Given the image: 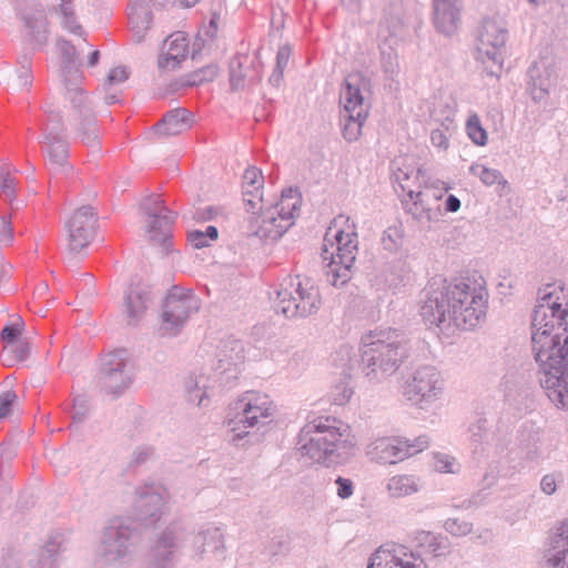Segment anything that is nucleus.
I'll return each mask as SVG.
<instances>
[{
	"label": "nucleus",
	"mask_w": 568,
	"mask_h": 568,
	"mask_svg": "<svg viewBox=\"0 0 568 568\" xmlns=\"http://www.w3.org/2000/svg\"><path fill=\"white\" fill-rule=\"evenodd\" d=\"M227 425L233 433V440L242 438L248 428V402L239 400L230 408Z\"/></svg>",
	"instance_id": "nucleus-28"
},
{
	"label": "nucleus",
	"mask_w": 568,
	"mask_h": 568,
	"mask_svg": "<svg viewBox=\"0 0 568 568\" xmlns=\"http://www.w3.org/2000/svg\"><path fill=\"white\" fill-rule=\"evenodd\" d=\"M460 207V201L455 195H449L446 199L445 209L448 212H457Z\"/></svg>",
	"instance_id": "nucleus-59"
},
{
	"label": "nucleus",
	"mask_w": 568,
	"mask_h": 568,
	"mask_svg": "<svg viewBox=\"0 0 568 568\" xmlns=\"http://www.w3.org/2000/svg\"><path fill=\"white\" fill-rule=\"evenodd\" d=\"M445 385L443 374L434 365H422L406 377L403 395L414 404L430 403L444 394Z\"/></svg>",
	"instance_id": "nucleus-9"
},
{
	"label": "nucleus",
	"mask_w": 568,
	"mask_h": 568,
	"mask_svg": "<svg viewBox=\"0 0 568 568\" xmlns=\"http://www.w3.org/2000/svg\"><path fill=\"white\" fill-rule=\"evenodd\" d=\"M420 489V480L415 475L400 474L390 477L386 490L393 498H403L416 494Z\"/></svg>",
	"instance_id": "nucleus-25"
},
{
	"label": "nucleus",
	"mask_w": 568,
	"mask_h": 568,
	"mask_svg": "<svg viewBox=\"0 0 568 568\" xmlns=\"http://www.w3.org/2000/svg\"><path fill=\"white\" fill-rule=\"evenodd\" d=\"M507 34L505 23L495 19H485L479 28L475 59L489 75L501 72Z\"/></svg>",
	"instance_id": "nucleus-8"
},
{
	"label": "nucleus",
	"mask_w": 568,
	"mask_h": 568,
	"mask_svg": "<svg viewBox=\"0 0 568 568\" xmlns=\"http://www.w3.org/2000/svg\"><path fill=\"white\" fill-rule=\"evenodd\" d=\"M58 50L60 54V65L62 69V73L64 75L65 81H68V77L70 75L73 69V64L77 58L75 49L67 41H59Z\"/></svg>",
	"instance_id": "nucleus-35"
},
{
	"label": "nucleus",
	"mask_w": 568,
	"mask_h": 568,
	"mask_svg": "<svg viewBox=\"0 0 568 568\" xmlns=\"http://www.w3.org/2000/svg\"><path fill=\"white\" fill-rule=\"evenodd\" d=\"M445 530L453 536L462 537L468 535L473 525L465 520H459L457 518H448L444 524Z\"/></svg>",
	"instance_id": "nucleus-41"
},
{
	"label": "nucleus",
	"mask_w": 568,
	"mask_h": 568,
	"mask_svg": "<svg viewBox=\"0 0 568 568\" xmlns=\"http://www.w3.org/2000/svg\"><path fill=\"white\" fill-rule=\"evenodd\" d=\"M353 395L348 378L344 377L331 388L329 397L336 405L346 404Z\"/></svg>",
	"instance_id": "nucleus-39"
},
{
	"label": "nucleus",
	"mask_w": 568,
	"mask_h": 568,
	"mask_svg": "<svg viewBox=\"0 0 568 568\" xmlns=\"http://www.w3.org/2000/svg\"><path fill=\"white\" fill-rule=\"evenodd\" d=\"M302 456L316 463H343L356 454L357 438L349 425L331 416L307 423L298 434Z\"/></svg>",
	"instance_id": "nucleus-4"
},
{
	"label": "nucleus",
	"mask_w": 568,
	"mask_h": 568,
	"mask_svg": "<svg viewBox=\"0 0 568 568\" xmlns=\"http://www.w3.org/2000/svg\"><path fill=\"white\" fill-rule=\"evenodd\" d=\"M470 173L478 176L485 185H494L495 183L507 184V181L503 179L501 173L498 170L486 168L481 164H473L469 169Z\"/></svg>",
	"instance_id": "nucleus-34"
},
{
	"label": "nucleus",
	"mask_w": 568,
	"mask_h": 568,
	"mask_svg": "<svg viewBox=\"0 0 568 568\" xmlns=\"http://www.w3.org/2000/svg\"><path fill=\"white\" fill-rule=\"evenodd\" d=\"M129 71L125 67H115L110 70L108 74V83L109 84H119L129 79Z\"/></svg>",
	"instance_id": "nucleus-48"
},
{
	"label": "nucleus",
	"mask_w": 568,
	"mask_h": 568,
	"mask_svg": "<svg viewBox=\"0 0 568 568\" xmlns=\"http://www.w3.org/2000/svg\"><path fill=\"white\" fill-rule=\"evenodd\" d=\"M103 387L111 395H119L128 385L126 377L122 371H113L104 375Z\"/></svg>",
	"instance_id": "nucleus-36"
},
{
	"label": "nucleus",
	"mask_w": 568,
	"mask_h": 568,
	"mask_svg": "<svg viewBox=\"0 0 568 568\" xmlns=\"http://www.w3.org/2000/svg\"><path fill=\"white\" fill-rule=\"evenodd\" d=\"M264 176L260 169L251 168V235L265 243H273L294 224L302 199L297 190L282 192L273 202L264 199Z\"/></svg>",
	"instance_id": "nucleus-3"
},
{
	"label": "nucleus",
	"mask_w": 568,
	"mask_h": 568,
	"mask_svg": "<svg viewBox=\"0 0 568 568\" xmlns=\"http://www.w3.org/2000/svg\"><path fill=\"white\" fill-rule=\"evenodd\" d=\"M97 221V213L89 205L72 211L64 224L70 252L78 253L90 245L95 234Z\"/></svg>",
	"instance_id": "nucleus-13"
},
{
	"label": "nucleus",
	"mask_w": 568,
	"mask_h": 568,
	"mask_svg": "<svg viewBox=\"0 0 568 568\" xmlns=\"http://www.w3.org/2000/svg\"><path fill=\"white\" fill-rule=\"evenodd\" d=\"M397 182L406 193L410 203H407V212L422 223L437 221L440 216L438 201L440 196L428 191H422L419 183H410V175L403 173L397 175Z\"/></svg>",
	"instance_id": "nucleus-12"
},
{
	"label": "nucleus",
	"mask_w": 568,
	"mask_h": 568,
	"mask_svg": "<svg viewBox=\"0 0 568 568\" xmlns=\"http://www.w3.org/2000/svg\"><path fill=\"white\" fill-rule=\"evenodd\" d=\"M444 128L435 129L430 132V142L434 146L440 150H447L449 146L448 133Z\"/></svg>",
	"instance_id": "nucleus-45"
},
{
	"label": "nucleus",
	"mask_w": 568,
	"mask_h": 568,
	"mask_svg": "<svg viewBox=\"0 0 568 568\" xmlns=\"http://www.w3.org/2000/svg\"><path fill=\"white\" fill-rule=\"evenodd\" d=\"M466 132L468 138L476 145L484 146L487 144L488 135L477 113L469 114L466 121Z\"/></svg>",
	"instance_id": "nucleus-32"
},
{
	"label": "nucleus",
	"mask_w": 568,
	"mask_h": 568,
	"mask_svg": "<svg viewBox=\"0 0 568 568\" xmlns=\"http://www.w3.org/2000/svg\"><path fill=\"white\" fill-rule=\"evenodd\" d=\"M0 268H1V273L3 276H9L10 275V271H11V267L4 263H1L0 264Z\"/></svg>",
	"instance_id": "nucleus-63"
},
{
	"label": "nucleus",
	"mask_w": 568,
	"mask_h": 568,
	"mask_svg": "<svg viewBox=\"0 0 568 568\" xmlns=\"http://www.w3.org/2000/svg\"><path fill=\"white\" fill-rule=\"evenodd\" d=\"M381 67L384 71V73L388 77H393L398 71V61H397V53L393 48H389V50H382L381 51Z\"/></svg>",
	"instance_id": "nucleus-40"
},
{
	"label": "nucleus",
	"mask_w": 568,
	"mask_h": 568,
	"mask_svg": "<svg viewBox=\"0 0 568 568\" xmlns=\"http://www.w3.org/2000/svg\"><path fill=\"white\" fill-rule=\"evenodd\" d=\"M445 542H446L445 538L435 535V540L428 542L426 549H427L428 552L433 554L436 557L437 556H443L446 552V549H447V546H446Z\"/></svg>",
	"instance_id": "nucleus-50"
},
{
	"label": "nucleus",
	"mask_w": 568,
	"mask_h": 568,
	"mask_svg": "<svg viewBox=\"0 0 568 568\" xmlns=\"http://www.w3.org/2000/svg\"><path fill=\"white\" fill-rule=\"evenodd\" d=\"M367 114L368 113H362L357 116L355 113H342L343 136L345 140L353 142L361 136Z\"/></svg>",
	"instance_id": "nucleus-30"
},
{
	"label": "nucleus",
	"mask_w": 568,
	"mask_h": 568,
	"mask_svg": "<svg viewBox=\"0 0 568 568\" xmlns=\"http://www.w3.org/2000/svg\"><path fill=\"white\" fill-rule=\"evenodd\" d=\"M26 22L32 31L41 28L45 31L47 19L42 10L34 11L30 17L26 18Z\"/></svg>",
	"instance_id": "nucleus-46"
},
{
	"label": "nucleus",
	"mask_w": 568,
	"mask_h": 568,
	"mask_svg": "<svg viewBox=\"0 0 568 568\" xmlns=\"http://www.w3.org/2000/svg\"><path fill=\"white\" fill-rule=\"evenodd\" d=\"M63 28L69 30L70 32L77 33L81 31V26L77 23L74 11L72 10V18L69 16V18H65V16L62 14V21H61Z\"/></svg>",
	"instance_id": "nucleus-55"
},
{
	"label": "nucleus",
	"mask_w": 568,
	"mask_h": 568,
	"mask_svg": "<svg viewBox=\"0 0 568 568\" xmlns=\"http://www.w3.org/2000/svg\"><path fill=\"white\" fill-rule=\"evenodd\" d=\"M486 419H478L475 424L469 427L474 440L478 442L481 438L483 433L486 430Z\"/></svg>",
	"instance_id": "nucleus-54"
},
{
	"label": "nucleus",
	"mask_w": 568,
	"mask_h": 568,
	"mask_svg": "<svg viewBox=\"0 0 568 568\" xmlns=\"http://www.w3.org/2000/svg\"><path fill=\"white\" fill-rule=\"evenodd\" d=\"M189 240L192 243V245L196 248H203L210 245V241L204 234L203 231H192L189 233Z\"/></svg>",
	"instance_id": "nucleus-51"
},
{
	"label": "nucleus",
	"mask_w": 568,
	"mask_h": 568,
	"mask_svg": "<svg viewBox=\"0 0 568 568\" xmlns=\"http://www.w3.org/2000/svg\"><path fill=\"white\" fill-rule=\"evenodd\" d=\"M99 55H100V52L98 50H94L90 55L89 64L95 65L98 63Z\"/></svg>",
	"instance_id": "nucleus-62"
},
{
	"label": "nucleus",
	"mask_w": 568,
	"mask_h": 568,
	"mask_svg": "<svg viewBox=\"0 0 568 568\" xmlns=\"http://www.w3.org/2000/svg\"><path fill=\"white\" fill-rule=\"evenodd\" d=\"M487 298V290L476 281L432 284L419 312L427 325L450 335L476 327L486 315Z\"/></svg>",
	"instance_id": "nucleus-2"
},
{
	"label": "nucleus",
	"mask_w": 568,
	"mask_h": 568,
	"mask_svg": "<svg viewBox=\"0 0 568 568\" xmlns=\"http://www.w3.org/2000/svg\"><path fill=\"white\" fill-rule=\"evenodd\" d=\"M41 144L52 169H58L67 163L68 149L63 140L47 134Z\"/></svg>",
	"instance_id": "nucleus-29"
},
{
	"label": "nucleus",
	"mask_w": 568,
	"mask_h": 568,
	"mask_svg": "<svg viewBox=\"0 0 568 568\" xmlns=\"http://www.w3.org/2000/svg\"><path fill=\"white\" fill-rule=\"evenodd\" d=\"M276 407L266 394L251 392V427L266 426L274 420Z\"/></svg>",
	"instance_id": "nucleus-22"
},
{
	"label": "nucleus",
	"mask_w": 568,
	"mask_h": 568,
	"mask_svg": "<svg viewBox=\"0 0 568 568\" xmlns=\"http://www.w3.org/2000/svg\"><path fill=\"white\" fill-rule=\"evenodd\" d=\"M0 191L6 200H12L14 193V178L6 166H0Z\"/></svg>",
	"instance_id": "nucleus-42"
},
{
	"label": "nucleus",
	"mask_w": 568,
	"mask_h": 568,
	"mask_svg": "<svg viewBox=\"0 0 568 568\" xmlns=\"http://www.w3.org/2000/svg\"><path fill=\"white\" fill-rule=\"evenodd\" d=\"M404 231L400 224L388 226L382 235L381 242L384 250L397 252L403 244Z\"/></svg>",
	"instance_id": "nucleus-33"
},
{
	"label": "nucleus",
	"mask_w": 568,
	"mask_h": 568,
	"mask_svg": "<svg viewBox=\"0 0 568 568\" xmlns=\"http://www.w3.org/2000/svg\"><path fill=\"white\" fill-rule=\"evenodd\" d=\"M274 308L286 317L308 316L320 308L318 288L306 277L285 278L275 290Z\"/></svg>",
	"instance_id": "nucleus-7"
},
{
	"label": "nucleus",
	"mask_w": 568,
	"mask_h": 568,
	"mask_svg": "<svg viewBox=\"0 0 568 568\" xmlns=\"http://www.w3.org/2000/svg\"><path fill=\"white\" fill-rule=\"evenodd\" d=\"M30 352L29 344L19 341L18 343H10L3 346V359L8 363L13 361L22 362L27 358Z\"/></svg>",
	"instance_id": "nucleus-37"
},
{
	"label": "nucleus",
	"mask_w": 568,
	"mask_h": 568,
	"mask_svg": "<svg viewBox=\"0 0 568 568\" xmlns=\"http://www.w3.org/2000/svg\"><path fill=\"white\" fill-rule=\"evenodd\" d=\"M407 357V341L398 329L376 328L362 337L363 372L371 382L393 375Z\"/></svg>",
	"instance_id": "nucleus-5"
},
{
	"label": "nucleus",
	"mask_w": 568,
	"mask_h": 568,
	"mask_svg": "<svg viewBox=\"0 0 568 568\" xmlns=\"http://www.w3.org/2000/svg\"><path fill=\"white\" fill-rule=\"evenodd\" d=\"M357 252L355 224L348 216L339 215L332 222L324 237L322 257L325 276L333 286H342L351 278V268Z\"/></svg>",
	"instance_id": "nucleus-6"
},
{
	"label": "nucleus",
	"mask_w": 568,
	"mask_h": 568,
	"mask_svg": "<svg viewBox=\"0 0 568 568\" xmlns=\"http://www.w3.org/2000/svg\"><path fill=\"white\" fill-rule=\"evenodd\" d=\"M150 2H153L154 4L159 6H169V4H180L184 7H191L195 4L199 0H149Z\"/></svg>",
	"instance_id": "nucleus-57"
},
{
	"label": "nucleus",
	"mask_w": 568,
	"mask_h": 568,
	"mask_svg": "<svg viewBox=\"0 0 568 568\" xmlns=\"http://www.w3.org/2000/svg\"><path fill=\"white\" fill-rule=\"evenodd\" d=\"M541 489L544 493L551 495L556 490V480L554 476L546 475L540 483Z\"/></svg>",
	"instance_id": "nucleus-56"
},
{
	"label": "nucleus",
	"mask_w": 568,
	"mask_h": 568,
	"mask_svg": "<svg viewBox=\"0 0 568 568\" xmlns=\"http://www.w3.org/2000/svg\"><path fill=\"white\" fill-rule=\"evenodd\" d=\"M216 68L206 67L193 74V80L191 84H201L207 81H212L216 77Z\"/></svg>",
	"instance_id": "nucleus-47"
},
{
	"label": "nucleus",
	"mask_w": 568,
	"mask_h": 568,
	"mask_svg": "<svg viewBox=\"0 0 568 568\" xmlns=\"http://www.w3.org/2000/svg\"><path fill=\"white\" fill-rule=\"evenodd\" d=\"M148 302L149 297L144 288L139 285L130 287L124 303L130 324H133L144 315L148 308Z\"/></svg>",
	"instance_id": "nucleus-26"
},
{
	"label": "nucleus",
	"mask_w": 568,
	"mask_h": 568,
	"mask_svg": "<svg viewBox=\"0 0 568 568\" xmlns=\"http://www.w3.org/2000/svg\"><path fill=\"white\" fill-rule=\"evenodd\" d=\"M546 568H568V518L558 523L552 530Z\"/></svg>",
	"instance_id": "nucleus-20"
},
{
	"label": "nucleus",
	"mask_w": 568,
	"mask_h": 568,
	"mask_svg": "<svg viewBox=\"0 0 568 568\" xmlns=\"http://www.w3.org/2000/svg\"><path fill=\"white\" fill-rule=\"evenodd\" d=\"M190 53V42L184 32L176 31L168 36L158 54V68L163 73H169L178 68L187 59Z\"/></svg>",
	"instance_id": "nucleus-16"
},
{
	"label": "nucleus",
	"mask_w": 568,
	"mask_h": 568,
	"mask_svg": "<svg viewBox=\"0 0 568 568\" xmlns=\"http://www.w3.org/2000/svg\"><path fill=\"white\" fill-rule=\"evenodd\" d=\"M246 73V57H237L231 61L230 82L233 91H241L245 89Z\"/></svg>",
	"instance_id": "nucleus-31"
},
{
	"label": "nucleus",
	"mask_w": 568,
	"mask_h": 568,
	"mask_svg": "<svg viewBox=\"0 0 568 568\" xmlns=\"http://www.w3.org/2000/svg\"><path fill=\"white\" fill-rule=\"evenodd\" d=\"M173 221V213L164 207L160 209L154 215H150V229L148 231L150 240L155 244L165 246L170 239V225Z\"/></svg>",
	"instance_id": "nucleus-23"
},
{
	"label": "nucleus",
	"mask_w": 568,
	"mask_h": 568,
	"mask_svg": "<svg viewBox=\"0 0 568 568\" xmlns=\"http://www.w3.org/2000/svg\"><path fill=\"white\" fill-rule=\"evenodd\" d=\"M455 458L446 454L434 455V468L440 473H454Z\"/></svg>",
	"instance_id": "nucleus-44"
},
{
	"label": "nucleus",
	"mask_w": 568,
	"mask_h": 568,
	"mask_svg": "<svg viewBox=\"0 0 568 568\" xmlns=\"http://www.w3.org/2000/svg\"><path fill=\"white\" fill-rule=\"evenodd\" d=\"M72 0H60V12L61 14L65 16V18H69V16L72 18V7L70 6Z\"/></svg>",
	"instance_id": "nucleus-60"
},
{
	"label": "nucleus",
	"mask_w": 568,
	"mask_h": 568,
	"mask_svg": "<svg viewBox=\"0 0 568 568\" xmlns=\"http://www.w3.org/2000/svg\"><path fill=\"white\" fill-rule=\"evenodd\" d=\"M191 123V115L185 109H175L163 116L159 130L164 135H175L187 130Z\"/></svg>",
	"instance_id": "nucleus-27"
},
{
	"label": "nucleus",
	"mask_w": 568,
	"mask_h": 568,
	"mask_svg": "<svg viewBox=\"0 0 568 568\" xmlns=\"http://www.w3.org/2000/svg\"><path fill=\"white\" fill-rule=\"evenodd\" d=\"M429 445L427 436L422 435L413 440L400 437H382L367 446V455L381 464H396L426 449Z\"/></svg>",
	"instance_id": "nucleus-11"
},
{
	"label": "nucleus",
	"mask_w": 568,
	"mask_h": 568,
	"mask_svg": "<svg viewBox=\"0 0 568 568\" xmlns=\"http://www.w3.org/2000/svg\"><path fill=\"white\" fill-rule=\"evenodd\" d=\"M290 57H291V48L288 45H283L278 49L277 54H276V67L273 71L272 75L270 77V81L273 84H275V85L280 84V82L283 78L284 69L288 64Z\"/></svg>",
	"instance_id": "nucleus-38"
},
{
	"label": "nucleus",
	"mask_w": 568,
	"mask_h": 568,
	"mask_svg": "<svg viewBox=\"0 0 568 568\" xmlns=\"http://www.w3.org/2000/svg\"><path fill=\"white\" fill-rule=\"evenodd\" d=\"M63 108L68 121L75 128L82 142L95 146L98 143L95 116L83 91L78 87H67Z\"/></svg>",
	"instance_id": "nucleus-10"
},
{
	"label": "nucleus",
	"mask_w": 568,
	"mask_h": 568,
	"mask_svg": "<svg viewBox=\"0 0 568 568\" xmlns=\"http://www.w3.org/2000/svg\"><path fill=\"white\" fill-rule=\"evenodd\" d=\"M531 345L539 382L549 400L568 409V291L552 287L535 306Z\"/></svg>",
	"instance_id": "nucleus-1"
},
{
	"label": "nucleus",
	"mask_w": 568,
	"mask_h": 568,
	"mask_svg": "<svg viewBox=\"0 0 568 568\" xmlns=\"http://www.w3.org/2000/svg\"><path fill=\"white\" fill-rule=\"evenodd\" d=\"M20 336V329L17 326H6L2 329V339L4 345L10 343H18V337Z\"/></svg>",
	"instance_id": "nucleus-52"
},
{
	"label": "nucleus",
	"mask_w": 568,
	"mask_h": 568,
	"mask_svg": "<svg viewBox=\"0 0 568 568\" xmlns=\"http://www.w3.org/2000/svg\"><path fill=\"white\" fill-rule=\"evenodd\" d=\"M194 308L192 297L170 294L164 303L162 329L168 334L175 333Z\"/></svg>",
	"instance_id": "nucleus-18"
},
{
	"label": "nucleus",
	"mask_w": 568,
	"mask_h": 568,
	"mask_svg": "<svg viewBox=\"0 0 568 568\" xmlns=\"http://www.w3.org/2000/svg\"><path fill=\"white\" fill-rule=\"evenodd\" d=\"M457 112V102L449 95H435L432 99L429 116L446 131L456 129L455 116Z\"/></svg>",
	"instance_id": "nucleus-21"
},
{
	"label": "nucleus",
	"mask_w": 568,
	"mask_h": 568,
	"mask_svg": "<svg viewBox=\"0 0 568 568\" xmlns=\"http://www.w3.org/2000/svg\"><path fill=\"white\" fill-rule=\"evenodd\" d=\"M415 539H416L418 546L427 548L428 542L435 540V535L433 532L423 530V531L417 532Z\"/></svg>",
	"instance_id": "nucleus-58"
},
{
	"label": "nucleus",
	"mask_w": 568,
	"mask_h": 568,
	"mask_svg": "<svg viewBox=\"0 0 568 568\" xmlns=\"http://www.w3.org/2000/svg\"><path fill=\"white\" fill-rule=\"evenodd\" d=\"M367 568H427L424 559L399 544L381 546L369 559Z\"/></svg>",
	"instance_id": "nucleus-15"
},
{
	"label": "nucleus",
	"mask_w": 568,
	"mask_h": 568,
	"mask_svg": "<svg viewBox=\"0 0 568 568\" xmlns=\"http://www.w3.org/2000/svg\"><path fill=\"white\" fill-rule=\"evenodd\" d=\"M434 24L438 32L452 36L460 23L462 0H433Z\"/></svg>",
	"instance_id": "nucleus-19"
},
{
	"label": "nucleus",
	"mask_w": 568,
	"mask_h": 568,
	"mask_svg": "<svg viewBox=\"0 0 568 568\" xmlns=\"http://www.w3.org/2000/svg\"><path fill=\"white\" fill-rule=\"evenodd\" d=\"M210 242L215 241L219 236L217 229L215 226H207L204 232Z\"/></svg>",
	"instance_id": "nucleus-61"
},
{
	"label": "nucleus",
	"mask_w": 568,
	"mask_h": 568,
	"mask_svg": "<svg viewBox=\"0 0 568 568\" xmlns=\"http://www.w3.org/2000/svg\"><path fill=\"white\" fill-rule=\"evenodd\" d=\"M17 402L18 397L12 390H7L0 395V419L10 416Z\"/></svg>",
	"instance_id": "nucleus-43"
},
{
	"label": "nucleus",
	"mask_w": 568,
	"mask_h": 568,
	"mask_svg": "<svg viewBox=\"0 0 568 568\" xmlns=\"http://www.w3.org/2000/svg\"><path fill=\"white\" fill-rule=\"evenodd\" d=\"M366 87L367 81L361 72H352L346 75L339 94V101L343 105L342 113H355L357 116L367 113L363 95Z\"/></svg>",
	"instance_id": "nucleus-17"
},
{
	"label": "nucleus",
	"mask_w": 568,
	"mask_h": 568,
	"mask_svg": "<svg viewBox=\"0 0 568 568\" xmlns=\"http://www.w3.org/2000/svg\"><path fill=\"white\" fill-rule=\"evenodd\" d=\"M337 495L342 499H346L353 495V483L351 479L338 477L336 479Z\"/></svg>",
	"instance_id": "nucleus-49"
},
{
	"label": "nucleus",
	"mask_w": 568,
	"mask_h": 568,
	"mask_svg": "<svg viewBox=\"0 0 568 568\" xmlns=\"http://www.w3.org/2000/svg\"><path fill=\"white\" fill-rule=\"evenodd\" d=\"M151 12L142 1H134L129 7V22L136 42H141L151 24Z\"/></svg>",
	"instance_id": "nucleus-24"
},
{
	"label": "nucleus",
	"mask_w": 568,
	"mask_h": 568,
	"mask_svg": "<svg viewBox=\"0 0 568 568\" xmlns=\"http://www.w3.org/2000/svg\"><path fill=\"white\" fill-rule=\"evenodd\" d=\"M559 65L554 58L541 57L528 69L527 92L537 102H546L559 79Z\"/></svg>",
	"instance_id": "nucleus-14"
},
{
	"label": "nucleus",
	"mask_w": 568,
	"mask_h": 568,
	"mask_svg": "<svg viewBox=\"0 0 568 568\" xmlns=\"http://www.w3.org/2000/svg\"><path fill=\"white\" fill-rule=\"evenodd\" d=\"M12 227L11 222L6 219H0V241H3L6 243H10L12 241Z\"/></svg>",
	"instance_id": "nucleus-53"
},
{
	"label": "nucleus",
	"mask_w": 568,
	"mask_h": 568,
	"mask_svg": "<svg viewBox=\"0 0 568 568\" xmlns=\"http://www.w3.org/2000/svg\"><path fill=\"white\" fill-rule=\"evenodd\" d=\"M530 4L535 6V7H538V6H541V4H545L547 2V0H527Z\"/></svg>",
	"instance_id": "nucleus-64"
}]
</instances>
